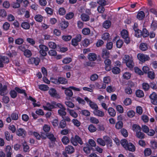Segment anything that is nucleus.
Wrapping results in <instances>:
<instances>
[{"mask_svg": "<svg viewBox=\"0 0 157 157\" xmlns=\"http://www.w3.org/2000/svg\"><path fill=\"white\" fill-rule=\"evenodd\" d=\"M50 126L47 124L44 125L43 127V130L46 133H48L50 130Z\"/></svg>", "mask_w": 157, "mask_h": 157, "instance_id": "46", "label": "nucleus"}, {"mask_svg": "<svg viewBox=\"0 0 157 157\" xmlns=\"http://www.w3.org/2000/svg\"><path fill=\"white\" fill-rule=\"evenodd\" d=\"M39 48L40 49V51H48V47L43 44H40L39 46Z\"/></svg>", "mask_w": 157, "mask_h": 157, "instance_id": "60", "label": "nucleus"}, {"mask_svg": "<svg viewBox=\"0 0 157 157\" xmlns=\"http://www.w3.org/2000/svg\"><path fill=\"white\" fill-rule=\"evenodd\" d=\"M48 93L52 97L57 98H60L59 95L57 93L56 90L54 88H52L50 89L48 91Z\"/></svg>", "mask_w": 157, "mask_h": 157, "instance_id": "5", "label": "nucleus"}, {"mask_svg": "<svg viewBox=\"0 0 157 157\" xmlns=\"http://www.w3.org/2000/svg\"><path fill=\"white\" fill-rule=\"evenodd\" d=\"M103 139L105 142L107 143V145L108 146H109L110 147L112 146V140L109 137L107 136H105L103 137Z\"/></svg>", "mask_w": 157, "mask_h": 157, "instance_id": "13", "label": "nucleus"}, {"mask_svg": "<svg viewBox=\"0 0 157 157\" xmlns=\"http://www.w3.org/2000/svg\"><path fill=\"white\" fill-rule=\"evenodd\" d=\"M98 143L101 145L102 146H104L105 145V142L104 140H102L101 138H99L97 140Z\"/></svg>", "mask_w": 157, "mask_h": 157, "instance_id": "44", "label": "nucleus"}, {"mask_svg": "<svg viewBox=\"0 0 157 157\" xmlns=\"http://www.w3.org/2000/svg\"><path fill=\"white\" fill-rule=\"evenodd\" d=\"M71 143L75 146H77L78 143L82 145L83 144V142L82 139L78 136L75 135V137H72L70 140Z\"/></svg>", "mask_w": 157, "mask_h": 157, "instance_id": "1", "label": "nucleus"}, {"mask_svg": "<svg viewBox=\"0 0 157 157\" xmlns=\"http://www.w3.org/2000/svg\"><path fill=\"white\" fill-rule=\"evenodd\" d=\"M59 14L61 15H64L66 13V10L63 7L60 8L58 10Z\"/></svg>", "mask_w": 157, "mask_h": 157, "instance_id": "64", "label": "nucleus"}, {"mask_svg": "<svg viewBox=\"0 0 157 157\" xmlns=\"http://www.w3.org/2000/svg\"><path fill=\"white\" fill-rule=\"evenodd\" d=\"M21 27L25 29H29L30 28L29 24L26 22L22 23L21 25Z\"/></svg>", "mask_w": 157, "mask_h": 157, "instance_id": "47", "label": "nucleus"}, {"mask_svg": "<svg viewBox=\"0 0 157 157\" xmlns=\"http://www.w3.org/2000/svg\"><path fill=\"white\" fill-rule=\"evenodd\" d=\"M23 149L24 151L25 152H27L29 151V146L26 144V143H24L23 144Z\"/></svg>", "mask_w": 157, "mask_h": 157, "instance_id": "53", "label": "nucleus"}, {"mask_svg": "<svg viewBox=\"0 0 157 157\" xmlns=\"http://www.w3.org/2000/svg\"><path fill=\"white\" fill-rule=\"evenodd\" d=\"M123 44V41L121 40H118L116 43V45L117 48H120L121 47Z\"/></svg>", "mask_w": 157, "mask_h": 157, "instance_id": "61", "label": "nucleus"}, {"mask_svg": "<svg viewBox=\"0 0 157 157\" xmlns=\"http://www.w3.org/2000/svg\"><path fill=\"white\" fill-rule=\"evenodd\" d=\"M126 64L128 67L131 68L133 67L134 66V63L132 58Z\"/></svg>", "mask_w": 157, "mask_h": 157, "instance_id": "41", "label": "nucleus"}, {"mask_svg": "<svg viewBox=\"0 0 157 157\" xmlns=\"http://www.w3.org/2000/svg\"><path fill=\"white\" fill-rule=\"evenodd\" d=\"M62 141L63 143L64 144H67L69 143L70 142L69 138L66 136H64L62 139Z\"/></svg>", "mask_w": 157, "mask_h": 157, "instance_id": "40", "label": "nucleus"}, {"mask_svg": "<svg viewBox=\"0 0 157 157\" xmlns=\"http://www.w3.org/2000/svg\"><path fill=\"white\" fill-rule=\"evenodd\" d=\"M151 102L154 105H157V95L155 92H153L149 96Z\"/></svg>", "mask_w": 157, "mask_h": 157, "instance_id": "7", "label": "nucleus"}, {"mask_svg": "<svg viewBox=\"0 0 157 157\" xmlns=\"http://www.w3.org/2000/svg\"><path fill=\"white\" fill-rule=\"evenodd\" d=\"M142 35L144 37H147L149 36V33L146 29L144 28L143 29L142 32Z\"/></svg>", "mask_w": 157, "mask_h": 157, "instance_id": "48", "label": "nucleus"}, {"mask_svg": "<svg viewBox=\"0 0 157 157\" xmlns=\"http://www.w3.org/2000/svg\"><path fill=\"white\" fill-rule=\"evenodd\" d=\"M135 36L138 37H140L142 35V31L139 29H137L136 31H135Z\"/></svg>", "mask_w": 157, "mask_h": 157, "instance_id": "62", "label": "nucleus"}, {"mask_svg": "<svg viewBox=\"0 0 157 157\" xmlns=\"http://www.w3.org/2000/svg\"><path fill=\"white\" fill-rule=\"evenodd\" d=\"M137 97L139 98L142 97L144 96V94L143 91L140 90H137L136 92Z\"/></svg>", "mask_w": 157, "mask_h": 157, "instance_id": "35", "label": "nucleus"}, {"mask_svg": "<svg viewBox=\"0 0 157 157\" xmlns=\"http://www.w3.org/2000/svg\"><path fill=\"white\" fill-rule=\"evenodd\" d=\"M133 130L136 133L139 131H141V128L140 126L136 124H134L132 126Z\"/></svg>", "mask_w": 157, "mask_h": 157, "instance_id": "30", "label": "nucleus"}, {"mask_svg": "<svg viewBox=\"0 0 157 157\" xmlns=\"http://www.w3.org/2000/svg\"><path fill=\"white\" fill-rule=\"evenodd\" d=\"M123 124L122 121H118L115 125V128L118 129H121L123 127Z\"/></svg>", "mask_w": 157, "mask_h": 157, "instance_id": "32", "label": "nucleus"}, {"mask_svg": "<svg viewBox=\"0 0 157 157\" xmlns=\"http://www.w3.org/2000/svg\"><path fill=\"white\" fill-rule=\"evenodd\" d=\"M9 59L6 56H1L0 57V67H4L3 63H7L9 62Z\"/></svg>", "mask_w": 157, "mask_h": 157, "instance_id": "8", "label": "nucleus"}, {"mask_svg": "<svg viewBox=\"0 0 157 157\" xmlns=\"http://www.w3.org/2000/svg\"><path fill=\"white\" fill-rule=\"evenodd\" d=\"M60 25L62 29L64 30L68 26L69 23L67 21H63L60 23Z\"/></svg>", "mask_w": 157, "mask_h": 157, "instance_id": "18", "label": "nucleus"}, {"mask_svg": "<svg viewBox=\"0 0 157 157\" xmlns=\"http://www.w3.org/2000/svg\"><path fill=\"white\" fill-rule=\"evenodd\" d=\"M110 55L109 52L106 49H103L101 53V57L104 59L108 58Z\"/></svg>", "mask_w": 157, "mask_h": 157, "instance_id": "10", "label": "nucleus"}, {"mask_svg": "<svg viewBox=\"0 0 157 157\" xmlns=\"http://www.w3.org/2000/svg\"><path fill=\"white\" fill-rule=\"evenodd\" d=\"M24 42L23 40L21 38H18L15 40V43L17 44H21Z\"/></svg>", "mask_w": 157, "mask_h": 157, "instance_id": "56", "label": "nucleus"}, {"mask_svg": "<svg viewBox=\"0 0 157 157\" xmlns=\"http://www.w3.org/2000/svg\"><path fill=\"white\" fill-rule=\"evenodd\" d=\"M89 105L91 108L94 109V110H95L97 109L98 108V107L96 104L92 101H90L89 103Z\"/></svg>", "mask_w": 157, "mask_h": 157, "instance_id": "39", "label": "nucleus"}, {"mask_svg": "<svg viewBox=\"0 0 157 157\" xmlns=\"http://www.w3.org/2000/svg\"><path fill=\"white\" fill-rule=\"evenodd\" d=\"M121 35L122 37L124 39V42L127 44H129L130 42L129 38L128 37V32L125 29L123 30L121 32Z\"/></svg>", "mask_w": 157, "mask_h": 157, "instance_id": "2", "label": "nucleus"}, {"mask_svg": "<svg viewBox=\"0 0 157 157\" xmlns=\"http://www.w3.org/2000/svg\"><path fill=\"white\" fill-rule=\"evenodd\" d=\"M111 25V22L109 20H107L105 21L103 24V27L106 29L109 28Z\"/></svg>", "mask_w": 157, "mask_h": 157, "instance_id": "23", "label": "nucleus"}, {"mask_svg": "<svg viewBox=\"0 0 157 157\" xmlns=\"http://www.w3.org/2000/svg\"><path fill=\"white\" fill-rule=\"evenodd\" d=\"M59 84H65L67 83V80L65 78L60 77L58 78Z\"/></svg>", "mask_w": 157, "mask_h": 157, "instance_id": "25", "label": "nucleus"}, {"mask_svg": "<svg viewBox=\"0 0 157 157\" xmlns=\"http://www.w3.org/2000/svg\"><path fill=\"white\" fill-rule=\"evenodd\" d=\"M109 34L108 33H104L102 35L101 38L104 40H109Z\"/></svg>", "mask_w": 157, "mask_h": 157, "instance_id": "38", "label": "nucleus"}, {"mask_svg": "<svg viewBox=\"0 0 157 157\" xmlns=\"http://www.w3.org/2000/svg\"><path fill=\"white\" fill-rule=\"evenodd\" d=\"M24 55L26 57L29 58L32 55L31 51L28 49H26L24 52Z\"/></svg>", "mask_w": 157, "mask_h": 157, "instance_id": "42", "label": "nucleus"}, {"mask_svg": "<svg viewBox=\"0 0 157 157\" xmlns=\"http://www.w3.org/2000/svg\"><path fill=\"white\" fill-rule=\"evenodd\" d=\"M145 16L144 13L143 11H140L138 13L137 18L139 20H142L144 19Z\"/></svg>", "mask_w": 157, "mask_h": 157, "instance_id": "20", "label": "nucleus"}, {"mask_svg": "<svg viewBox=\"0 0 157 157\" xmlns=\"http://www.w3.org/2000/svg\"><path fill=\"white\" fill-rule=\"evenodd\" d=\"M151 151L150 148H147L144 151V155L146 156H148L151 155Z\"/></svg>", "mask_w": 157, "mask_h": 157, "instance_id": "50", "label": "nucleus"}, {"mask_svg": "<svg viewBox=\"0 0 157 157\" xmlns=\"http://www.w3.org/2000/svg\"><path fill=\"white\" fill-rule=\"evenodd\" d=\"M92 149V148L88 145L87 147H84L83 150L86 153L89 154L90 153V151Z\"/></svg>", "mask_w": 157, "mask_h": 157, "instance_id": "59", "label": "nucleus"}, {"mask_svg": "<svg viewBox=\"0 0 157 157\" xmlns=\"http://www.w3.org/2000/svg\"><path fill=\"white\" fill-rule=\"evenodd\" d=\"M82 20L83 21H86L89 20L90 19L88 15L85 13H82L81 16Z\"/></svg>", "mask_w": 157, "mask_h": 157, "instance_id": "27", "label": "nucleus"}, {"mask_svg": "<svg viewBox=\"0 0 157 157\" xmlns=\"http://www.w3.org/2000/svg\"><path fill=\"white\" fill-rule=\"evenodd\" d=\"M121 144L122 146L125 149L128 145V143L127 140L125 139H123L121 140Z\"/></svg>", "mask_w": 157, "mask_h": 157, "instance_id": "37", "label": "nucleus"}, {"mask_svg": "<svg viewBox=\"0 0 157 157\" xmlns=\"http://www.w3.org/2000/svg\"><path fill=\"white\" fill-rule=\"evenodd\" d=\"M82 32L84 35H88L90 33V30L88 28H85L82 30Z\"/></svg>", "mask_w": 157, "mask_h": 157, "instance_id": "45", "label": "nucleus"}, {"mask_svg": "<svg viewBox=\"0 0 157 157\" xmlns=\"http://www.w3.org/2000/svg\"><path fill=\"white\" fill-rule=\"evenodd\" d=\"M67 110L69 111L70 114L71 116L75 118L77 117L78 114L74 110H70L69 109H67Z\"/></svg>", "mask_w": 157, "mask_h": 157, "instance_id": "31", "label": "nucleus"}, {"mask_svg": "<svg viewBox=\"0 0 157 157\" xmlns=\"http://www.w3.org/2000/svg\"><path fill=\"white\" fill-rule=\"evenodd\" d=\"M7 87L4 85L0 90V95L1 96H4L6 95L8 93L7 91Z\"/></svg>", "mask_w": 157, "mask_h": 157, "instance_id": "16", "label": "nucleus"}, {"mask_svg": "<svg viewBox=\"0 0 157 157\" xmlns=\"http://www.w3.org/2000/svg\"><path fill=\"white\" fill-rule=\"evenodd\" d=\"M88 129L89 131L91 132H95L97 130L96 127L92 124H90L89 125L88 127Z\"/></svg>", "mask_w": 157, "mask_h": 157, "instance_id": "33", "label": "nucleus"}, {"mask_svg": "<svg viewBox=\"0 0 157 157\" xmlns=\"http://www.w3.org/2000/svg\"><path fill=\"white\" fill-rule=\"evenodd\" d=\"M90 122L94 124H97L99 123V121L98 119L94 117H91L90 118Z\"/></svg>", "mask_w": 157, "mask_h": 157, "instance_id": "43", "label": "nucleus"}, {"mask_svg": "<svg viewBox=\"0 0 157 157\" xmlns=\"http://www.w3.org/2000/svg\"><path fill=\"white\" fill-rule=\"evenodd\" d=\"M65 93L68 97H71L73 95L72 91L69 89H66L65 90Z\"/></svg>", "mask_w": 157, "mask_h": 157, "instance_id": "28", "label": "nucleus"}, {"mask_svg": "<svg viewBox=\"0 0 157 157\" xmlns=\"http://www.w3.org/2000/svg\"><path fill=\"white\" fill-rule=\"evenodd\" d=\"M120 71V69L118 67H116L113 68L112 71L113 73L115 74H118Z\"/></svg>", "mask_w": 157, "mask_h": 157, "instance_id": "54", "label": "nucleus"}, {"mask_svg": "<svg viewBox=\"0 0 157 157\" xmlns=\"http://www.w3.org/2000/svg\"><path fill=\"white\" fill-rule=\"evenodd\" d=\"M140 48L142 51H146L148 49V46L146 44L142 43L140 44Z\"/></svg>", "mask_w": 157, "mask_h": 157, "instance_id": "26", "label": "nucleus"}, {"mask_svg": "<svg viewBox=\"0 0 157 157\" xmlns=\"http://www.w3.org/2000/svg\"><path fill=\"white\" fill-rule=\"evenodd\" d=\"M136 136L140 139H143L145 138V134L141 131H139L136 133Z\"/></svg>", "mask_w": 157, "mask_h": 157, "instance_id": "24", "label": "nucleus"}, {"mask_svg": "<svg viewBox=\"0 0 157 157\" xmlns=\"http://www.w3.org/2000/svg\"><path fill=\"white\" fill-rule=\"evenodd\" d=\"M125 149L130 151H134L135 150V147L132 143H129Z\"/></svg>", "mask_w": 157, "mask_h": 157, "instance_id": "22", "label": "nucleus"}, {"mask_svg": "<svg viewBox=\"0 0 157 157\" xmlns=\"http://www.w3.org/2000/svg\"><path fill=\"white\" fill-rule=\"evenodd\" d=\"M106 1L105 0H98L97 3L100 5L105 6L106 5Z\"/></svg>", "mask_w": 157, "mask_h": 157, "instance_id": "57", "label": "nucleus"}, {"mask_svg": "<svg viewBox=\"0 0 157 157\" xmlns=\"http://www.w3.org/2000/svg\"><path fill=\"white\" fill-rule=\"evenodd\" d=\"M131 59L128 55H125L123 58V62L126 63Z\"/></svg>", "mask_w": 157, "mask_h": 157, "instance_id": "51", "label": "nucleus"}, {"mask_svg": "<svg viewBox=\"0 0 157 157\" xmlns=\"http://www.w3.org/2000/svg\"><path fill=\"white\" fill-rule=\"evenodd\" d=\"M121 133L122 135L125 137L128 136V132L127 130L124 128L121 129Z\"/></svg>", "mask_w": 157, "mask_h": 157, "instance_id": "55", "label": "nucleus"}, {"mask_svg": "<svg viewBox=\"0 0 157 157\" xmlns=\"http://www.w3.org/2000/svg\"><path fill=\"white\" fill-rule=\"evenodd\" d=\"M35 20L39 22H41L43 20V17L40 15H36L35 17Z\"/></svg>", "mask_w": 157, "mask_h": 157, "instance_id": "52", "label": "nucleus"}, {"mask_svg": "<svg viewBox=\"0 0 157 157\" xmlns=\"http://www.w3.org/2000/svg\"><path fill=\"white\" fill-rule=\"evenodd\" d=\"M139 59L143 62H144L150 59V58L148 55L143 54H139L137 55Z\"/></svg>", "mask_w": 157, "mask_h": 157, "instance_id": "4", "label": "nucleus"}, {"mask_svg": "<svg viewBox=\"0 0 157 157\" xmlns=\"http://www.w3.org/2000/svg\"><path fill=\"white\" fill-rule=\"evenodd\" d=\"M104 63L105 64V68L106 71H109L111 69V61L108 58L105 59Z\"/></svg>", "mask_w": 157, "mask_h": 157, "instance_id": "6", "label": "nucleus"}, {"mask_svg": "<svg viewBox=\"0 0 157 157\" xmlns=\"http://www.w3.org/2000/svg\"><path fill=\"white\" fill-rule=\"evenodd\" d=\"M65 150L67 153L71 154L74 151V149L72 146L68 145L66 147Z\"/></svg>", "mask_w": 157, "mask_h": 157, "instance_id": "19", "label": "nucleus"}, {"mask_svg": "<svg viewBox=\"0 0 157 157\" xmlns=\"http://www.w3.org/2000/svg\"><path fill=\"white\" fill-rule=\"evenodd\" d=\"M66 108H63L62 109H59L58 111V113L59 114L60 116L62 117V118H63V116H65L66 115V112L65 111L66 110Z\"/></svg>", "mask_w": 157, "mask_h": 157, "instance_id": "21", "label": "nucleus"}, {"mask_svg": "<svg viewBox=\"0 0 157 157\" xmlns=\"http://www.w3.org/2000/svg\"><path fill=\"white\" fill-rule=\"evenodd\" d=\"M26 132L22 128H20L16 131L17 134L19 136L24 137L25 136Z\"/></svg>", "mask_w": 157, "mask_h": 157, "instance_id": "12", "label": "nucleus"}, {"mask_svg": "<svg viewBox=\"0 0 157 157\" xmlns=\"http://www.w3.org/2000/svg\"><path fill=\"white\" fill-rule=\"evenodd\" d=\"M5 135L6 140L8 141H10L13 139V135L10 136V133L8 132L7 131L5 132Z\"/></svg>", "mask_w": 157, "mask_h": 157, "instance_id": "36", "label": "nucleus"}, {"mask_svg": "<svg viewBox=\"0 0 157 157\" xmlns=\"http://www.w3.org/2000/svg\"><path fill=\"white\" fill-rule=\"evenodd\" d=\"M108 112L110 115L112 117H114L116 115V112L114 109L111 108H109L108 109Z\"/></svg>", "mask_w": 157, "mask_h": 157, "instance_id": "29", "label": "nucleus"}, {"mask_svg": "<svg viewBox=\"0 0 157 157\" xmlns=\"http://www.w3.org/2000/svg\"><path fill=\"white\" fill-rule=\"evenodd\" d=\"M104 6L100 5V6L98 7L97 10L98 12L100 13H103L104 12L105 9Z\"/></svg>", "mask_w": 157, "mask_h": 157, "instance_id": "49", "label": "nucleus"}, {"mask_svg": "<svg viewBox=\"0 0 157 157\" xmlns=\"http://www.w3.org/2000/svg\"><path fill=\"white\" fill-rule=\"evenodd\" d=\"M55 105L56 102H53L52 104L47 103L46 104V106H43V107L44 109L45 110H51L52 109L56 107L55 106Z\"/></svg>", "mask_w": 157, "mask_h": 157, "instance_id": "9", "label": "nucleus"}, {"mask_svg": "<svg viewBox=\"0 0 157 157\" xmlns=\"http://www.w3.org/2000/svg\"><path fill=\"white\" fill-rule=\"evenodd\" d=\"M39 88L42 90L45 91L48 90L49 88L47 85L42 84L39 85Z\"/></svg>", "mask_w": 157, "mask_h": 157, "instance_id": "34", "label": "nucleus"}, {"mask_svg": "<svg viewBox=\"0 0 157 157\" xmlns=\"http://www.w3.org/2000/svg\"><path fill=\"white\" fill-rule=\"evenodd\" d=\"M40 59L38 58L32 57L30 59V62L32 64H34L36 65H37L40 62Z\"/></svg>", "mask_w": 157, "mask_h": 157, "instance_id": "14", "label": "nucleus"}, {"mask_svg": "<svg viewBox=\"0 0 157 157\" xmlns=\"http://www.w3.org/2000/svg\"><path fill=\"white\" fill-rule=\"evenodd\" d=\"M46 136L47 137L51 142H54L56 140V138L55 137L54 135L51 133H47L45 134Z\"/></svg>", "mask_w": 157, "mask_h": 157, "instance_id": "17", "label": "nucleus"}, {"mask_svg": "<svg viewBox=\"0 0 157 157\" xmlns=\"http://www.w3.org/2000/svg\"><path fill=\"white\" fill-rule=\"evenodd\" d=\"M116 108L117 110L120 113H122L124 112L123 108L121 105H117Z\"/></svg>", "mask_w": 157, "mask_h": 157, "instance_id": "58", "label": "nucleus"}, {"mask_svg": "<svg viewBox=\"0 0 157 157\" xmlns=\"http://www.w3.org/2000/svg\"><path fill=\"white\" fill-rule=\"evenodd\" d=\"M148 76L149 78L151 79H153L155 78V75L153 71H149L148 72Z\"/></svg>", "mask_w": 157, "mask_h": 157, "instance_id": "63", "label": "nucleus"}, {"mask_svg": "<svg viewBox=\"0 0 157 157\" xmlns=\"http://www.w3.org/2000/svg\"><path fill=\"white\" fill-rule=\"evenodd\" d=\"M88 59L91 61H94L97 59V55L94 53H90L88 56Z\"/></svg>", "mask_w": 157, "mask_h": 157, "instance_id": "11", "label": "nucleus"}, {"mask_svg": "<svg viewBox=\"0 0 157 157\" xmlns=\"http://www.w3.org/2000/svg\"><path fill=\"white\" fill-rule=\"evenodd\" d=\"M98 109H97L95 110H94L93 111L94 114L96 116H98L100 117H103L104 116V113L99 110Z\"/></svg>", "mask_w": 157, "mask_h": 157, "instance_id": "15", "label": "nucleus"}, {"mask_svg": "<svg viewBox=\"0 0 157 157\" xmlns=\"http://www.w3.org/2000/svg\"><path fill=\"white\" fill-rule=\"evenodd\" d=\"M18 114L15 113H13L11 114L10 116L7 118L6 121L8 123H9L11 122V120L16 121L18 120Z\"/></svg>", "mask_w": 157, "mask_h": 157, "instance_id": "3", "label": "nucleus"}]
</instances>
